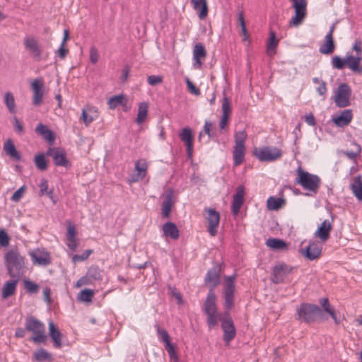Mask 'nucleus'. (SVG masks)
I'll use <instances>...</instances> for the list:
<instances>
[{
    "instance_id": "c03bdc74",
    "label": "nucleus",
    "mask_w": 362,
    "mask_h": 362,
    "mask_svg": "<svg viewBox=\"0 0 362 362\" xmlns=\"http://www.w3.org/2000/svg\"><path fill=\"white\" fill-rule=\"evenodd\" d=\"M4 103L11 113L15 112L16 103L13 93L7 92L4 95Z\"/></svg>"
},
{
    "instance_id": "4d7b16f0",
    "label": "nucleus",
    "mask_w": 362,
    "mask_h": 362,
    "mask_svg": "<svg viewBox=\"0 0 362 362\" xmlns=\"http://www.w3.org/2000/svg\"><path fill=\"white\" fill-rule=\"evenodd\" d=\"M147 81L151 86H156L162 83L163 77L161 76L151 75L148 76Z\"/></svg>"
},
{
    "instance_id": "bf43d9fd",
    "label": "nucleus",
    "mask_w": 362,
    "mask_h": 362,
    "mask_svg": "<svg viewBox=\"0 0 362 362\" xmlns=\"http://www.w3.org/2000/svg\"><path fill=\"white\" fill-rule=\"evenodd\" d=\"M185 81L188 90L190 91L191 93L195 95H199L201 94L199 89L197 87H196L188 78H187Z\"/></svg>"
},
{
    "instance_id": "7ed1b4c3",
    "label": "nucleus",
    "mask_w": 362,
    "mask_h": 362,
    "mask_svg": "<svg viewBox=\"0 0 362 362\" xmlns=\"http://www.w3.org/2000/svg\"><path fill=\"white\" fill-rule=\"evenodd\" d=\"M4 258L8 274L13 278L18 279L23 272L24 258L17 250H8Z\"/></svg>"
},
{
    "instance_id": "603ef678",
    "label": "nucleus",
    "mask_w": 362,
    "mask_h": 362,
    "mask_svg": "<svg viewBox=\"0 0 362 362\" xmlns=\"http://www.w3.org/2000/svg\"><path fill=\"white\" fill-rule=\"evenodd\" d=\"M222 115L229 116L231 113V107L230 100L228 98L224 97L222 102Z\"/></svg>"
},
{
    "instance_id": "20e7f679",
    "label": "nucleus",
    "mask_w": 362,
    "mask_h": 362,
    "mask_svg": "<svg viewBox=\"0 0 362 362\" xmlns=\"http://www.w3.org/2000/svg\"><path fill=\"white\" fill-rule=\"evenodd\" d=\"M362 61L361 56H354L346 54L345 58H341L339 56H334L331 60L332 66L334 69L341 70L346 66L354 73L362 74V66L360 64Z\"/></svg>"
},
{
    "instance_id": "0e129e2a",
    "label": "nucleus",
    "mask_w": 362,
    "mask_h": 362,
    "mask_svg": "<svg viewBox=\"0 0 362 362\" xmlns=\"http://www.w3.org/2000/svg\"><path fill=\"white\" fill-rule=\"evenodd\" d=\"M76 230L75 226L69 224L67 228L66 238L73 239L76 238Z\"/></svg>"
},
{
    "instance_id": "473e14b6",
    "label": "nucleus",
    "mask_w": 362,
    "mask_h": 362,
    "mask_svg": "<svg viewBox=\"0 0 362 362\" xmlns=\"http://www.w3.org/2000/svg\"><path fill=\"white\" fill-rule=\"evenodd\" d=\"M4 150L6 155L11 157L12 159L18 161L20 160L21 156L19 152L16 150L15 145L11 139H8L4 144Z\"/></svg>"
},
{
    "instance_id": "aec40b11",
    "label": "nucleus",
    "mask_w": 362,
    "mask_h": 362,
    "mask_svg": "<svg viewBox=\"0 0 362 362\" xmlns=\"http://www.w3.org/2000/svg\"><path fill=\"white\" fill-rule=\"evenodd\" d=\"M148 169V165L145 160H139L135 163V170L137 172L136 174L132 175L128 180L129 183L136 182L142 180L146 175Z\"/></svg>"
},
{
    "instance_id": "e433bc0d",
    "label": "nucleus",
    "mask_w": 362,
    "mask_h": 362,
    "mask_svg": "<svg viewBox=\"0 0 362 362\" xmlns=\"http://www.w3.org/2000/svg\"><path fill=\"white\" fill-rule=\"evenodd\" d=\"M320 304L322 307L324 311L330 315L331 317L333 319L334 322L336 324H339V320H338V318L337 317L334 309L331 307L328 299L326 298L320 299Z\"/></svg>"
},
{
    "instance_id": "a878e982",
    "label": "nucleus",
    "mask_w": 362,
    "mask_h": 362,
    "mask_svg": "<svg viewBox=\"0 0 362 362\" xmlns=\"http://www.w3.org/2000/svg\"><path fill=\"white\" fill-rule=\"evenodd\" d=\"M191 4L194 11L198 12L199 18L204 19L208 15V5L206 0H191Z\"/></svg>"
},
{
    "instance_id": "338daca9",
    "label": "nucleus",
    "mask_w": 362,
    "mask_h": 362,
    "mask_svg": "<svg viewBox=\"0 0 362 362\" xmlns=\"http://www.w3.org/2000/svg\"><path fill=\"white\" fill-rule=\"evenodd\" d=\"M69 50L64 47V46H62V44H61L59 48L57 49V53L59 57L61 59H64L68 54Z\"/></svg>"
},
{
    "instance_id": "79ce46f5",
    "label": "nucleus",
    "mask_w": 362,
    "mask_h": 362,
    "mask_svg": "<svg viewBox=\"0 0 362 362\" xmlns=\"http://www.w3.org/2000/svg\"><path fill=\"white\" fill-rule=\"evenodd\" d=\"M313 82L315 84H318V86L316 88V91L318 93V95L322 96V99L325 100V95L327 90L326 87V83L317 77L313 78Z\"/></svg>"
},
{
    "instance_id": "dca6fc26",
    "label": "nucleus",
    "mask_w": 362,
    "mask_h": 362,
    "mask_svg": "<svg viewBox=\"0 0 362 362\" xmlns=\"http://www.w3.org/2000/svg\"><path fill=\"white\" fill-rule=\"evenodd\" d=\"M23 45L26 50H28L33 57L39 61L42 56V49L37 40L33 36H25L23 40Z\"/></svg>"
},
{
    "instance_id": "7c9ffc66",
    "label": "nucleus",
    "mask_w": 362,
    "mask_h": 362,
    "mask_svg": "<svg viewBox=\"0 0 362 362\" xmlns=\"http://www.w3.org/2000/svg\"><path fill=\"white\" fill-rule=\"evenodd\" d=\"M350 189L358 201H362V179L361 175L354 178L350 185Z\"/></svg>"
},
{
    "instance_id": "2eb2a0df",
    "label": "nucleus",
    "mask_w": 362,
    "mask_h": 362,
    "mask_svg": "<svg viewBox=\"0 0 362 362\" xmlns=\"http://www.w3.org/2000/svg\"><path fill=\"white\" fill-rule=\"evenodd\" d=\"M31 260L33 264L47 266L51 263V257L49 253L44 248H37L29 252Z\"/></svg>"
},
{
    "instance_id": "de8ad7c7",
    "label": "nucleus",
    "mask_w": 362,
    "mask_h": 362,
    "mask_svg": "<svg viewBox=\"0 0 362 362\" xmlns=\"http://www.w3.org/2000/svg\"><path fill=\"white\" fill-rule=\"evenodd\" d=\"M24 287L26 291L30 294L37 293L40 290L39 285L30 280L24 281Z\"/></svg>"
},
{
    "instance_id": "9b49d317",
    "label": "nucleus",
    "mask_w": 362,
    "mask_h": 362,
    "mask_svg": "<svg viewBox=\"0 0 362 362\" xmlns=\"http://www.w3.org/2000/svg\"><path fill=\"white\" fill-rule=\"evenodd\" d=\"M102 279L101 270L97 266H91L88 269L86 274L80 278L76 283V287L83 285H91Z\"/></svg>"
},
{
    "instance_id": "4be33fe9",
    "label": "nucleus",
    "mask_w": 362,
    "mask_h": 362,
    "mask_svg": "<svg viewBox=\"0 0 362 362\" xmlns=\"http://www.w3.org/2000/svg\"><path fill=\"white\" fill-rule=\"evenodd\" d=\"M332 228V223L329 220H325L315 232V237L319 238L322 243L329 238V233Z\"/></svg>"
},
{
    "instance_id": "6e6552de",
    "label": "nucleus",
    "mask_w": 362,
    "mask_h": 362,
    "mask_svg": "<svg viewBox=\"0 0 362 362\" xmlns=\"http://www.w3.org/2000/svg\"><path fill=\"white\" fill-rule=\"evenodd\" d=\"M236 274L225 277V286L223 288L224 308L230 310L234 303V293L235 290V281Z\"/></svg>"
},
{
    "instance_id": "864d4df0",
    "label": "nucleus",
    "mask_w": 362,
    "mask_h": 362,
    "mask_svg": "<svg viewBox=\"0 0 362 362\" xmlns=\"http://www.w3.org/2000/svg\"><path fill=\"white\" fill-rule=\"evenodd\" d=\"M158 334L161 337L162 341L165 343V346L170 344V337L165 329H161L159 326L157 327Z\"/></svg>"
},
{
    "instance_id": "8fccbe9b",
    "label": "nucleus",
    "mask_w": 362,
    "mask_h": 362,
    "mask_svg": "<svg viewBox=\"0 0 362 362\" xmlns=\"http://www.w3.org/2000/svg\"><path fill=\"white\" fill-rule=\"evenodd\" d=\"M207 323L209 327H214L218 323V317L221 318V317L218 313V312L216 313H207Z\"/></svg>"
},
{
    "instance_id": "680f3d73",
    "label": "nucleus",
    "mask_w": 362,
    "mask_h": 362,
    "mask_svg": "<svg viewBox=\"0 0 362 362\" xmlns=\"http://www.w3.org/2000/svg\"><path fill=\"white\" fill-rule=\"evenodd\" d=\"M352 49L356 52V56H361L362 52V42L356 39L352 47Z\"/></svg>"
},
{
    "instance_id": "052dcab7",
    "label": "nucleus",
    "mask_w": 362,
    "mask_h": 362,
    "mask_svg": "<svg viewBox=\"0 0 362 362\" xmlns=\"http://www.w3.org/2000/svg\"><path fill=\"white\" fill-rule=\"evenodd\" d=\"M99 55L95 47H91L90 49V61L92 64H96L98 61Z\"/></svg>"
},
{
    "instance_id": "5701e85b",
    "label": "nucleus",
    "mask_w": 362,
    "mask_h": 362,
    "mask_svg": "<svg viewBox=\"0 0 362 362\" xmlns=\"http://www.w3.org/2000/svg\"><path fill=\"white\" fill-rule=\"evenodd\" d=\"M206 56V51L204 46L202 43H197L193 49V59L194 61V67L200 69L202 65V60Z\"/></svg>"
},
{
    "instance_id": "ea45409f",
    "label": "nucleus",
    "mask_w": 362,
    "mask_h": 362,
    "mask_svg": "<svg viewBox=\"0 0 362 362\" xmlns=\"http://www.w3.org/2000/svg\"><path fill=\"white\" fill-rule=\"evenodd\" d=\"M107 103L110 109H114L118 105L125 106L127 99L122 95H115L109 99Z\"/></svg>"
},
{
    "instance_id": "c756f323",
    "label": "nucleus",
    "mask_w": 362,
    "mask_h": 362,
    "mask_svg": "<svg viewBox=\"0 0 362 362\" xmlns=\"http://www.w3.org/2000/svg\"><path fill=\"white\" fill-rule=\"evenodd\" d=\"M205 281L207 284H210V289H212V291H214V288L219 283V269H218L217 267H214L210 269L206 275Z\"/></svg>"
},
{
    "instance_id": "6e6d98bb",
    "label": "nucleus",
    "mask_w": 362,
    "mask_h": 362,
    "mask_svg": "<svg viewBox=\"0 0 362 362\" xmlns=\"http://www.w3.org/2000/svg\"><path fill=\"white\" fill-rule=\"evenodd\" d=\"M165 348L171 360H174L175 361H178V357L176 354L175 349L173 344H168L165 346Z\"/></svg>"
},
{
    "instance_id": "09e8293b",
    "label": "nucleus",
    "mask_w": 362,
    "mask_h": 362,
    "mask_svg": "<svg viewBox=\"0 0 362 362\" xmlns=\"http://www.w3.org/2000/svg\"><path fill=\"white\" fill-rule=\"evenodd\" d=\"M93 252V250H86L81 255H74L72 257V262L74 263L83 262L86 260L89 256Z\"/></svg>"
},
{
    "instance_id": "c85d7f7f",
    "label": "nucleus",
    "mask_w": 362,
    "mask_h": 362,
    "mask_svg": "<svg viewBox=\"0 0 362 362\" xmlns=\"http://www.w3.org/2000/svg\"><path fill=\"white\" fill-rule=\"evenodd\" d=\"M18 281V279L16 278L15 280H10L5 282L1 291V297L3 299H7L15 294Z\"/></svg>"
},
{
    "instance_id": "f257e3e1",
    "label": "nucleus",
    "mask_w": 362,
    "mask_h": 362,
    "mask_svg": "<svg viewBox=\"0 0 362 362\" xmlns=\"http://www.w3.org/2000/svg\"><path fill=\"white\" fill-rule=\"evenodd\" d=\"M296 184L300 185L310 194H317L321 184V179L317 175L311 174L298 167L296 170Z\"/></svg>"
},
{
    "instance_id": "ddd939ff",
    "label": "nucleus",
    "mask_w": 362,
    "mask_h": 362,
    "mask_svg": "<svg viewBox=\"0 0 362 362\" xmlns=\"http://www.w3.org/2000/svg\"><path fill=\"white\" fill-rule=\"evenodd\" d=\"M46 154L52 158L56 165L62 166L66 168L71 167V163L67 159L66 153L64 149L54 147L49 148Z\"/></svg>"
},
{
    "instance_id": "393cba45",
    "label": "nucleus",
    "mask_w": 362,
    "mask_h": 362,
    "mask_svg": "<svg viewBox=\"0 0 362 362\" xmlns=\"http://www.w3.org/2000/svg\"><path fill=\"white\" fill-rule=\"evenodd\" d=\"M353 115L351 110H343L339 115L332 118L334 124L339 127L347 126L352 119Z\"/></svg>"
},
{
    "instance_id": "13d9d810",
    "label": "nucleus",
    "mask_w": 362,
    "mask_h": 362,
    "mask_svg": "<svg viewBox=\"0 0 362 362\" xmlns=\"http://www.w3.org/2000/svg\"><path fill=\"white\" fill-rule=\"evenodd\" d=\"M25 187L22 186L18 190H16L13 196L11 197V200L14 202H18L23 197V194L25 192Z\"/></svg>"
},
{
    "instance_id": "72a5a7b5",
    "label": "nucleus",
    "mask_w": 362,
    "mask_h": 362,
    "mask_svg": "<svg viewBox=\"0 0 362 362\" xmlns=\"http://www.w3.org/2000/svg\"><path fill=\"white\" fill-rule=\"evenodd\" d=\"M335 49V45L333 40V37H330L329 35H326L325 37V41L322 45H320L319 48V52L323 54H332Z\"/></svg>"
},
{
    "instance_id": "39448f33",
    "label": "nucleus",
    "mask_w": 362,
    "mask_h": 362,
    "mask_svg": "<svg viewBox=\"0 0 362 362\" xmlns=\"http://www.w3.org/2000/svg\"><path fill=\"white\" fill-rule=\"evenodd\" d=\"M25 328L33 333L30 340L36 344L44 343L47 339L45 326L43 322L33 316L26 317Z\"/></svg>"
},
{
    "instance_id": "1a4fd4ad",
    "label": "nucleus",
    "mask_w": 362,
    "mask_h": 362,
    "mask_svg": "<svg viewBox=\"0 0 362 362\" xmlns=\"http://www.w3.org/2000/svg\"><path fill=\"white\" fill-rule=\"evenodd\" d=\"M351 95V89L347 83H341L339 85L334 101L338 107H346L350 105V98Z\"/></svg>"
},
{
    "instance_id": "f03ea898",
    "label": "nucleus",
    "mask_w": 362,
    "mask_h": 362,
    "mask_svg": "<svg viewBox=\"0 0 362 362\" xmlns=\"http://www.w3.org/2000/svg\"><path fill=\"white\" fill-rule=\"evenodd\" d=\"M296 320L305 323H313L317 320H326L322 309L317 305L302 303L297 308Z\"/></svg>"
},
{
    "instance_id": "49530a36",
    "label": "nucleus",
    "mask_w": 362,
    "mask_h": 362,
    "mask_svg": "<svg viewBox=\"0 0 362 362\" xmlns=\"http://www.w3.org/2000/svg\"><path fill=\"white\" fill-rule=\"evenodd\" d=\"M94 296V291L91 289L86 288L82 290L78 294V300L82 302H91Z\"/></svg>"
},
{
    "instance_id": "f3484780",
    "label": "nucleus",
    "mask_w": 362,
    "mask_h": 362,
    "mask_svg": "<svg viewBox=\"0 0 362 362\" xmlns=\"http://www.w3.org/2000/svg\"><path fill=\"white\" fill-rule=\"evenodd\" d=\"M293 268L284 263H279L272 269V281L274 284H280L284 281L287 274L291 272Z\"/></svg>"
},
{
    "instance_id": "774afa93",
    "label": "nucleus",
    "mask_w": 362,
    "mask_h": 362,
    "mask_svg": "<svg viewBox=\"0 0 362 362\" xmlns=\"http://www.w3.org/2000/svg\"><path fill=\"white\" fill-rule=\"evenodd\" d=\"M305 120L306 123L310 126H315L316 124L315 118L312 113H310L309 115H305Z\"/></svg>"
},
{
    "instance_id": "f8f14e48",
    "label": "nucleus",
    "mask_w": 362,
    "mask_h": 362,
    "mask_svg": "<svg viewBox=\"0 0 362 362\" xmlns=\"http://www.w3.org/2000/svg\"><path fill=\"white\" fill-rule=\"evenodd\" d=\"M204 211L206 213L205 219L207 221V231L211 236H215L218 233V227L220 222V214L214 209L206 208Z\"/></svg>"
},
{
    "instance_id": "3c124183",
    "label": "nucleus",
    "mask_w": 362,
    "mask_h": 362,
    "mask_svg": "<svg viewBox=\"0 0 362 362\" xmlns=\"http://www.w3.org/2000/svg\"><path fill=\"white\" fill-rule=\"evenodd\" d=\"M354 146L356 147V151H346L344 153V154L349 158V159H351V160H355L356 158L359 156V154L361 153V147L360 145L354 143Z\"/></svg>"
},
{
    "instance_id": "a19ab883",
    "label": "nucleus",
    "mask_w": 362,
    "mask_h": 362,
    "mask_svg": "<svg viewBox=\"0 0 362 362\" xmlns=\"http://www.w3.org/2000/svg\"><path fill=\"white\" fill-rule=\"evenodd\" d=\"M266 244L274 250H281L286 247V243L277 238H269Z\"/></svg>"
},
{
    "instance_id": "2f4dec72",
    "label": "nucleus",
    "mask_w": 362,
    "mask_h": 362,
    "mask_svg": "<svg viewBox=\"0 0 362 362\" xmlns=\"http://www.w3.org/2000/svg\"><path fill=\"white\" fill-rule=\"evenodd\" d=\"M35 132L50 144L53 143L55 139L54 133L47 126L42 124H39L36 127Z\"/></svg>"
},
{
    "instance_id": "a211bd4d",
    "label": "nucleus",
    "mask_w": 362,
    "mask_h": 362,
    "mask_svg": "<svg viewBox=\"0 0 362 362\" xmlns=\"http://www.w3.org/2000/svg\"><path fill=\"white\" fill-rule=\"evenodd\" d=\"M245 187L239 185L236 188V192L233 195L231 210L233 215L236 216L239 214L240 210L244 202Z\"/></svg>"
},
{
    "instance_id": "a18cd8bd",
    "label": "nucleus",
    "mask_w": 362,
    "mask_h": 362,
    "mask_svg": "<svg viewBox=\"0 0 362 362\" xmlns=\"http://www.w3.org/2000/svg\"><path fill=\"white\" fill-rule=\"evenodd\" d=\"M34 162L36 167L43 171L47 168V163L44 154H38L35 156Z\"/></svg>"
},
{
    "instance_id": "c9c22d12",
    "label": "nucleus",
    "mask_w": 362,
    "mask_h": 362,
    "mask_svg": "<svg viewBox=\"0 0 362 362\" xmlns=\"http://www.w3.org/2000/svg\"><path fill=\"white\" fill-rule=\"evenodd\" d=\"M279 40L276 37V34L273 30L269 32V38L267 45V52L269 56H273L276 53V48L278 45Z\"/></svg>"
},
{
    "instance_id": "0eeeda50",
    "label": "nucleus",
    "mask_w": 362,
    "mask_h": 362,
    "mask_svg": "<svg viewBox=\"0 0 362 362\" xmlns=\"http://www.w3.org/2000/svg\"><path fill=\"white\" fill-rule=\"evenodd\" d=\"M254 155L262 162H272L281 158L282 152L275 146H262L255 148Z\"/></svg>"
},
{
    "instance_id": "69168bd1",
    "label": "nucleus",
    "mask_w": 362,
    "mask_h": 362,
    "mask_svg": "<svg viewBox=\"0 0 362 362\" xmlns=\"http://www.w3.org/2000/svg\"><path fill=\"white\" fill-rule=\"evenodd\" d=\"M81 119L83 121L86 126H88L89 124H90L93 121V118L86 113L85 110H82V115Z\"/></svg>"
},
{
    "instance_id": "423d86ee",
    "label": "nucleus",
    "mask_w": 362,
    "mask_h": 362,
    "mask_svg": "<svg viewBox=\"0 0 362 362\" xmlns=\"http://www.w3.org/2000/svg\"><path fill=\"white\" fill-rule=\"evenodd\" d=\"M247 139V134L245 131H240L235 134V146L233 151L234 165H240L245 159V143Z\"/></svg>"
},
{
    "instance_id": "58836bf2",
    "label": "nucleus",
    "mask_w": 362,
    "mask_h": 362,
    "mask_svg": "<svg viewBox=\"0 0 362 362\" xmlns=\"http://www.w3.org/2000/svg\"><path fill=\"white\" fill-rule=\"evenodd\" d=\"M284 204L285 201L284 199L274 197H269L267 202L268 209L273 211L279 210Z\"/></svg>"
},
{
    "instance_id": "37998d69",
    "label": "nucleus",
    "mask_w": 362,
    "mask_h": 362,
    "mask_svg": "<svg viewBox=\"0 0 362 362\" xmlns=\"http://www.w3.org/2000/svg\"><path fill=\"white\" fill-rule=\"evenodd\" d=\"M33 357L35 360L40 362L52 360L51 354L44 349H40L37 351H35Z\"/></svg>"
},
{
    "instance_id": "412c9836",
    "label": "nucleus",
    "mask_w": 362,
    "mask_h": 362,
    "mask_svg": "<svg viewBox=\"0 0 362 362\" xmlns=\"http://www.w3.org/2000/svg\"><path fill=\"white\" fill-rule=\"evenodd\" d=\"M43 84L40 79H35L32 84L31 88L33 91V103L35 106H39L42 104L43 100Z\"/></svg>"
},
{
    "instance_id": "6ab92c4d",
    "label": "nucleus",
    "mask_w": 362,
    "mask_h": 362,
    "mask_svg": "<svg viewBox=\"0 0 362 362\" xmlns=\"http://www.w3.org/2000/svg\"><path fill=\"white\" fill-rule=\"evenodd\" d=\"M179 136L186 146L188 158H191L193 151V135L191 129L189 127L183 128L179 133Z\"/></svg>"
},
{
    "instance_id": "9d476101",
    "label": "nucleus",
    "mask_w": 362,
    "mask_h": 362,
    "mask_svg": "<svg viewBox=\"0 0 362 362\" xmlns=\"http://www.w3.org/2000/svg\"><path fill=\"white\" fill-rule=\"evenodd\" d=\"M220 320L223 331V341L226 344H229L230 341L235 338L236 334L233 322L228 312H225Z\"/></svg>"
},
{
    "instance_id": "4468645a",
    "label": "nucleus",
    "mask_w": 362,
    "mask_h": 362,
    "mask_svg": "<svg viewBox=\"0 0 362 362\" xmlns=\"http://www.w3.org/2000/svg\"><path fill=\"white\" fill-rule=\"evenodd\" d=\"M322 245L317 241H310L305 248L300 249V254L308 260L313 261L320 257Z\"/></svg>"
},
{
    "instance_id": "4c0bfd02",
    "label": "nucleus",
    "mask_w": 362,
    "mask_h": 362,
    "mask_svg": "<svg viewBox=\"0 0 362 362\" xmlns=\"http://www.w3.org/2000/svg\"><path fill=\"white\" fill-rule=\"evenodd\" d=\"M148 111V104L146 102L140 103L139 105L138 114L136 122L140 124L144 122Z\"/></svg>"
},
{
    "instance_id": "b1692460",
    "label": "nucleus",
    "mask_w": 362,
    "mask_h": 362,
    "mask_svg": "<svg viewBox=\"0 0 362 362\" xmlns=\"http://www.w3.org/2000/svg\"><path fill=\"white\" fill-rule=\"evenodd\" d=\"M173 190L170 189L164 194L162 202V216L164 218H168L170 214L172 207L173 206Z\"/></svg>"
},
{
    "instance_id": "bb28decb",
    "label": "nucleus",
    "mask_w": 362,
    "mask_h": 362,
    "mask_svg": "<svg viewBox=\"0 0 362 362\" xmlns=\"http://www.w3.org/2000/svg\"><path fill=\"white\" fill-rule=\"evenodd\" d=\"M216 301V296L214 291L210 289L204 303V311L206 314L217 312Z\"/></svg>"
},
{
    "instance_id": "e2e57ef3",
    "label": "nucleus",
    "mask_w": 362,
    "mask_h": 362,
    "mask_svg": "<svg viewBox=\"0 0 362 362\" xmlns=\"http://www.w3.org/2000/svg\"><path fill=\"white\" fill-rule=\"evenodd\" d=\"M48 190V181L45 179H42L40 184V195L42 196L47 194Z\"/></svg>"
},
{
    "instance_id": "cd10ccee",
    "label": "nucleus",
    "mask_w": 362,
    "mask_h": 362,
    "mask_svg": "<svg viewBox=\"0 0 362 362\" xmlns=\"http://www.w3.org/2000/svg\"><path fill=\"white\" fill-rule=\"evenodd\" d=\"M49 336L52 338L54 346L57 349H60L62 347V334L60 331L55 327V325L52 321L49 322Z\"/></svg>"
},
{
    "instance_id": "5fc2aeb1",
    "label": "nucleus",
    "mask_w": 362,
    "mask_h": 362,
    "mask_svg": "<svg viewBox=\"0 0 362 362\" xmlns=\"http://www.w3.org/2000/svg\"><path fill=\"white\" fill-rule=\"evenodd\" d=\"M10 237L4 230H0V246L6 247L8 246Z\"/></svg>"
},
{
    "instance_id": "f704fd0d",
    "label": "nucleus",
    "mask_w": 362,
    "mask_h": 362,
    "mask_svg": "<svg viewBox=\"0 0 362 362\" xmlns=\"http://www.w3.org/2000/svg\"><path fill=\"white\" fill-rule=\"evenodd\" d=\"M163 231L165 236L170 237L172 239H177L179 237V230L176 225L173 222H167L163 226Z\"/></svg>"
}]
</instances>
